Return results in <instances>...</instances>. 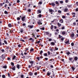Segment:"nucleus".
<instances>
[{
  "instance_id": "20",
  "label": "nucleus",
  "mask_w": 78,
  "mask_h": 78,
  "mask_svg": "<svg viewBox=\"0 0 78 78\" xmlns=\"http://www.w3.org/2000/svg\"><path fill=\"white\" fill-rule=\"evenodd\" d=\"M45 33H46L47 35H48V34H49V32H45Z\"/></svg>"
},
{
  "instance_id": "42",
  "label": "nucleus",
  "mask_w": 78,
  "mask_h": 78,
  "mask_svg": "<svg viewBox=\"0 0 78 78\" xmlns=\"http://www.w3.org/2000/svg\"><path fill=\"white\" fill-rule=\"evenodd\" d=\"M55 50H58V48L57 47H55Z\"/></svg>"
},
{
  "instance_id": "50",
  "label": "nucleus",
  "mask_w": 78,
  "mask_h": 78,
  "mask_svg": "<svg viewBox=\"0 0 78 78\" xmlns=\"http://www.w3.org/2000/svg\"><path fill=\"white\" fill-rule=\"evenodd\" d=\"M8 76L10 77V74L9 73H8Z\"/></svg>"
},
{
  "instance_id": "29",
  "label": "nucleus",
  "mask_w": 78,
  "mask_h": 78,
  "mask_svg": "<svg viewBox=\"0 0 78 78\" xmlns=\"http://www.w3.org/2000/svg\"><path fill=\"white\" fill-rule=\"evenodd\" d=\"M48 37H51V34H49L48 35Z\"/></svg>"
},
{
  "instance_id": "28",
  "label": "nucleus",
  "mask_w": 78,
  "mask_h": 78,
  "mask_svg": "<svg viewBox=\"0 0 78 78\" xmlns=\"http://www.w3.org/2000/svg\"><path fill=\"white\" fill-rule=\"evenodd\" d=\"M42 53H43V51H41L40 53V55H42Z\"/></svg>"
},
{
  "instance_id": "36",
  "label": "nucleus",
  "mask_w": 78,
  "mask_h": 78,
  "mask_svg": "<svg viewBox=\"0 0 78 78\" xmlns=\"http://www.w3.org/2000/svg\"><path fill=\"white\" fill-rule=\"evenodd\" d=\"M61 12H62V11H60V10H58V13H61Z\"/></svg>"
},
{
  "instance_id": "13",
  "label": "nucleus",
  "mask_w": 78,
  "mask_h": 78,
  "mask_svg": "<svg viewBox=\"0 0 78 78\" xmlns=\"http://www.w3.org/2000/svg\"><path fill=\"white\" fill-rule=\"evenodd\" d=\"M20 65H19V64L17 65V67L18 69H20Z\"/></svg>"
},
{
  "instance_id": "15",
  "label": "nucleus",
  "mask_w": 78,
  "mask_h": 78,
  "mask_svg": "<svg viewBox=\"0 0 78 78\" xmlns=\"http://www.w3.org/2000/svg\"><path fill=\"white\" fill-rule=\"evenodd\" d=\"M51 5H52V6H55V4L54 3H51Z\"/></svg>"
},
{
  "instance_id": "19",
  "label": "nucleus",
  "mask_w": 78,
  "mask_h": 78,
  "mask_svg": "<svg viewBox=\"0 0 78 78\" xmlns=\"http://www.w3.org/2000/svg\"><path fill=\"white\" fill-rule=\"evenodd\" d=\"M12 69L13 70H16V66H14V67H13L12 68Z\"/></svg>"
},
{
  "instance_id": "40",
  "label": "nucleus",
  "mask_w": 78,
  "mask_h": 78,
  "mask_svg": "<svg viewBox=\"0 0 78 78\" xmlns=\"http://www.w3.org/2000/svg\"><path fill=\"white\" fill-rule=\"evenodd\" d=\"M42 3V2H39V3H38V4H39L40 5H41Z\"/></svg>"
},
{
  "instance_id": "6",
  "label": "nucleus",
  "mask_w": 78,
  "mask_h": 78,
  "mask_svg": "<svg viewBox=\"0 0 78 78\" xmlns=\"http://www.w3.org/2000/svg\"><path fill=\"white\" fill-rule=\"evenodd\" d=\"M50 74H51V73H50L49 71L47 73V75L48 76H49V75H50Z\"/></svg>"
},
{
  "instance_id": "12",
  "label": "nucleus",
  "mask_w": 78,
  "mask_h": 78,
  "mask_svg": "<svg viewBox=\"0 0 78 78\" xmlns=\"http://www.w3.org/2000/svg\"><path fill=\"white\" fill-rule=\"evenodd\" d=\"M62 34L63 35H65V34H66V31H64L62 32Z\"/></svg>"
},
{
  "instance_id": "62",
  "label": "nucleus",
  "mask_w": 78,
  "mask_h": 78,
  "mask_svg": "<svg viewBox=\"0 0 78 78\" xmlns=\"http://www.w3.org/2000/svg\"><path fill=\"white\" fill-rule=\"evenodd\" d=\"M20 18L19 17H18V18H17V20H20Z\"/></svg>"
},
{
  "instance_id": "63",
  "label": "nucleus",
  "mask_w": 78,
  "mask_h": 78,
  "mask_svg": "<svg viewBox=\"0 0 78 78\" xmlns=\"http://www.w3.org/2000/svg\"><path fill=\"white\" fill-rule=\"evenodd\" d=\"M69 61H72V58H69Z\"/></svg>"
},
{
  "instance_id": "21",
  "label": "nucleus",
  "mask_w": 78,
  "mask_h": 78,
  "mask_svg": "<svg viewBox=\"0 0 78 78\" xmlns=\"http://www.w3.org/2000/svg\"><path fill=\"white\" fill-rule=\"evenodd\" d=\"M77 59H78V58H77V57H75L74 58V60H75V61H77Z\"/></svg>"
},
{
  "instance_id": "34",
  "label": "nucleus",
  "mask_w": 78,
  "mask_h": 78,
  "mask_svg": "<svg viewBox=\"0 0 78 78\" xmlns=\"http://www.w3.org/2000/svg\"><path fill=\"white\" fill-rule=\"evenodd\" d=\"M23 29H21L20 30V32H21V33H23Z\"/></svg>"
},
{
  "instance_id": "26",
  "label": "nucleus",
  "mask_w": 78,
  "mask_h": 78,
  "mask_svg": "<svg viewBox=\"0 0 78 78\" xmlns=\"http://www.w3.org/2000/svg\"><path fill=\"white\" fill-rule=\"evenodd\" d=\"M40 30H45V28H44V27L41 28Z\"/></svg>"
},
{
  "instance_id": "60",
  "label": "nucleus",
  "mask_w": 78,
  "mask_h": 78,
  "mask_svg": "<svg viewBox=\"0 0 78 78\" xmlns=\"http://www.w3.org/2000/svg\"><path fill=\"white\" fill-rule=\"evenodd\" d=\"M17 3H19V2H20V0H17Z\"/></svg>"
},
{
  "instance_id": "54",
  "label": "nucleus",
  "mask_w": 78,
  "mask_h": 78,
  "mask_svg": "<svg viewBox=\"0 0 78 78\" xmlns=\"http://www.w3.org/2000/svg\"><path fill=\"white\" fill-rule=\"evenodd\" d=\"M37 75V72H36L34 73V75Z\"/></svg>"
},
{
  "instance_id": "59",
  "label": "nucleus",
  "mask_w": 78,
  "mask_h": 78,
  "mask_svg": "<svg viewBox=\"0 0 78 78\" xmlns=\"http://www.w3.org/2000/svg\"><path fill=\"white\" fill-rule=\"evenodd\" d=\"M73 24L74 25H76V23H75V22H74L73 23Z\"/></svg>"
},
{
  "instance_id": "47",
  "label": "nucleus",
  "mask_w": 78,
  "mask_h": 78,
  "mask_svg": "<svg viewBox=\"0 0 78 78\" xmlns=\"http://www.w3.org/2000/svg\"><path fill=\"white\" fill-rule=\"evenodd\" d=\"M48 55H50V52L49 51L48 52Z\"/></svg>"
},
{
  "instance_id": "52",
  "label": "nucleus",
  "mask_w": 78,
  "mask_h": 78,
  "mask_svg": "<svg viewBox=\"0 0 78 78\" xmlns=\"http://www.w3.org/2000/svg\"><path fill=\"white\" fill-rule=\"evenodd\" d=\"M38 25H40V24H41V22H38Z\"/></svg>"
},
{
  "instance_id": "4",
  "label": "nucleus",
  "mask_w": 78,
  "mask_h": 78,
  "mask_svg": "<svg viewBox=\"0 0 78 78\" xmlns=\"http://www.w3.org/2000/svg\"><path fill=\"white\" fill-rule=\"evenodd\" d=\"M49 10L50 12H54V10H53L51 9H49Z\"/></svg>"
},
{
  "instance_id": "37",
  "label": "nucleus",
  "mask_w": 78,
  "mask_h": 78,
  "mask_svg": "<svg viewBox=\"0 0 78 78\" xmlns=\"http://www.w3.org/2000/svg\"><path fill=\"white\" fill-rule=\"evenodd\" d=\"M62 18L63 19H65V18H66V16H62Z\"/></svg>"
},
{
  "instance_id": "22",
  "label": "nucleus",
  "mask_w": 78,
  "mask_h": 78,
  "mask_svg": "<svg viewBox=\"0 0 78 78\" xmlns=\"http://www.w3.org/2000/svg\"><path fill=\"white\" fill-rule=\"evenodd\" d=\"M29 74L30 76H32V75H33V73H29Z\"/></svg>"
},
{
  "instance_id": "8",
  "label": "nucleus",
  "mask_w": 78,
  "mask_h": 78,
  "mask_svg": "<svg viewBox=\"0 0 78 78\" xmlns=\"http://www.w3.org/2000/svg\"><path fill=\"white\" fill-rule=\"evenodd\" d=\"M57 24L59 27H60L61 26V24L59 23H58Z\"/></svg>"
},
{
  "instance_id": "56",
  "label": "nucleus",
  "mask_w": 78,
  "mask_h": 78,
  "mask_svg": "<svg viewBox=\"0 0 78 78\" xmlns=\"http://www.w3.org/2000/svg\"><path fill=\"white\" fill-rule=\"evenodd\" d=\"M69 41H67L66 42V44H68V43H69Z\"/></svg>"
},
{
  "instance_id": "10",
  "label": "nucleus",
  "mask_w": 78,
  "mask_h": 78,
  "mask_svg": "<svg viewBox=\"0 0 78 78\" xmlns=\"http://www.w3.org/2000/svg\"><path fill=\"white\" fill-rule=\"evenodd\" d=\"M4 14H6V15H8V12L7 11H5L4 12Z\"/></svg>"
},
{
  "instance_id": "14",
  "label": "nucleus",
  "mask_w": 78,
  "mask_h": 78,
  "mask_svg": "<svg viewBox=\"0 0 78 78\" xmlns=\"http://www.w3.org/2000/svg\"><path fill=\"white\" fill-rule=\"evenodd\" d=\"M68 11V9L66 8L64 9V12H67Z\"/></svg>"
},
{
  "instance_id": "58",
  "label": "nucleus",
  "mask_w": 78,
  "mask_h": 78,
  "mask_svg": "<svg viewBox=\"0 0 78 78\" xmlns=\"http://www.w3.org/2000/svg\"><path fill=\"white\" fill-rule=\"evenodd\" d=\"M30 63L31 64H33V61H30Z\"/></svg>"
},
{
  "instance_id": "17",
  "label": "nucleus",
  "mask_w": 78,
  "mask_h": 78,
  "mask_svg": "<svg viewBox=\"0 0 78 78\" xmlns=\"http://www.w3.org/2000/svg\"><path fill=\"white\" fill-rule=\"evenodd\" d=\"M38 17H39L40 18L41 17H42V15L41 14H40L37 16Z\"/></svg>"
},
{
  "instance_id": "48",
  "label": "nucleus",
  "mask_w": 78,
  "mask_h": 78,
  "mask_svg": "<svg viewBox=\"0 0 78 78\" xmlns=\"http://www.w3.org/2000/svg\"><path fill=\"white\" fill-rule=\"evenodd\" d=\"M48 41H52V39H51V38H50V39H49Z\"/></svg>"
},
{
  "instance_id": "2",
  "label": "nucleus",
  "mask_w": 78,
  "mask_h": 78,
  "mask_svg": "<svg viewBox=\"0 0 78 78\" xmlns=\"http://www.w3.org/2000/svg\"><path fill=\"white\" fill-rule=\"evenodd\" d=\"M21 20L23 22H25V17L23 16Z\"/></svg>"
},
{
  "instance_id": "24",
  "label": "nucleus",
  "mask_w": 78,
  "mask_h": 78,
  "mask_svg": "<svg viewBox=\"0 0 78 78\" xmlns=\"http://www.w3.org/2000/svg\"><path fill=\"white\" fill-rule=\"evenodd\" d=\"M44 56H47V53H44Z\"/></svg>"
},
{
  "instance_id": "3",
  "label": "nucleus",
  "mask_w": 78,
  "mask_h": 78,
  "mask_svg": "<svg viewBox=\"0 0 78 78\" xmlns=\"http://www.w3.org/2000/svg\"><path fill=\"white\" fill-rule=\"evenodd\" d=\"M74 36H75V34L74 33H73L71 34V37L72 39H73V37H74Z\"/></svg>"
},
{
  "instance_id": "11",
  "label": "nucleus",
  "mask_w": 78,
  "mask_h": 78,
  "mask_svg": "<svg viewBox=\"0 0 78 78\" xmlns=\"http://www.w3.org/2000/svg\"><path fill=\"white\" fill-rule=\"evenodd\" d=\"M51 44L52 45H55V43L54 42H51Z\"/></svg>"
},
{
  "instance_id": "7",
  "label": "nucleus",
  "mask_w": 78,
  "mask_h": 78,
  "mask_svg": "<svg viewBox=\"0 0 78 78\" xmlns=\"http://www.w3.org/2000/svg\"><path fill=\"white\" fill-rule=\"evenodd\" d=\"M59 22H60V23H63V22H64L63 20H62V19H61L60 20Z\"/></svg>"
},
{
  "instance_id": "9",
  "label": "nucleus",
  "mask_w": 78,
  "mask_h": 78,
  "mask_svg": "<svg viewBox=\"0 0 78 78\" xmlns=\"http://www.w3.org/2000/svg\"><path fill=\"white\" fill-rule=\"evenodd\" d=\"M28 27H29L30 28H33V26H30V25H28Z\"/></svg>"
},
{
  "instance_id": "64",
  "label": "nucleus",
  "mask_w": 78,
  "mask_h": 78,
  "mask_svg": "<svg viewBox=\"0 0 78 78\" xmlns=\"http://www.w3.org/2000/svg\"><path fill=\"white\" fill-rule=\"evenodd\" d=\"M76 11H78V8H76Z\"/></svg>"
},
{
  "instance_id": "44",
  "label": "nucleus",
  "mask_w": 78,
  "mask_h": 78,
  "mask_svg": "<svg viewBox=\"0 0 78 78\" xmlns=\"http://www.w3.org/2000/svg\"><path fill=\"white\" fill-rule=\"evenodd\" d=\"M63 1H60V3H63Z\"/></svg>"
},
{
  "instance_id": "33",
  "label": "nucleus",
  "mask_w": 78,
  "mask_h": 78,
  "mask_svg": "<svg viewBox=\"0 0 78 78\" xmlns=\"http://www.w3.org/2000/svg\"><path fill=\"white\" fill-rule=\"evenodd\" d=\"M7 60H8V61H11V58L9 57H8L7 58Z\"/></svg>"
},
{
  "instance_id": "53",
  "label": "nucleus",
  "mask_w": 78,
  "mask_h": 78,
  "mask_svg": "<svg viewBox=\"0 0 78 78\" xmlns=\"http://www.w3.org/2000/svg\"><path fill=\"white\" fill-rule=\"evenodd\" d=\"M18 47H22V46H21V45H20V44H19V45H18Z\"/></svg>"
},
{
  "instance_id": "57",
  "label": "nucleus",
  "mask_w": 78,
  "mask_h": 78,
  "mask_svg": "<svg viewBox=\"0 0 78 78\" xmlns=\"http://www.w3.org/2000/svg\"><path fill=\"white\" fill-rule=\"evenodd\" d=\"M9 31H10L9 32L10 33H12V32L13 31V30H12L11 31V30H9Z\"/></svg>"
},
{
  "instance_id": "49",
  "label": "nucleus",
  "mask_w": 78,
  "mask_h": 78,
  "mask_svg": "<svg viewBox=\"0 0 78 78\" xmlns=\"http://www.w3.org/2000/svg\"><path fill=\"white\" fill-rule=\"evenodd\" d=\"M8 0H6V2L7 3H9V2H8Z\"/></svg>"
},
{
  "instance_id": "18",
  "label": "nucleus",
  "mask_w": 78,
  "mask_h": 78,
  "mask_svg": "<svg viewBox=\"0 0 78 78\" xmlns=\"http://www.w3.org/2000/svg\"><path fill=\"white\" fill-rule=\"evenodd\" d=\"M54 28V26H53V25H51V29H53Z\"/></svg>"
},
{
  "instance_id": "38",
  "label": "nucleus",
  "mask_w": 78,
  "mask_h": 78,
  "mask_svg": "<svg viewBox=\"0 0 78 78\" xmlns=\"http://www.w3.org/2000/svg\"><path fill=\"white\" fill-rule=\"evenodd\" d=\"M58 37L59 38H61V37H62V36H61V35H58Z\"/></svg>"
},
{
  "instance_id": "55",
  "label": "nucleus",
  "mask_w": 78,
  "mask_h": 78,
  "mask_svg": "<svg viewBox=\"0 0 78 78\" xmlns=\"http://www.w3.org/2000/svg\"><path fill=\"white\" fill-rule=\"evenodd\" d=\"M20 41H22V42H25V41L23 40H20Z\"/></svg>"
},
{
  "instance_id": "31",
  "label": "nucleus",
  "mask_w": 78,
  "mask_h": 78,
  "mask_svg": "<svg viewBox=\"0 0 78 78\" xmlns=\"http://www.w3.org/2000/svg\"><path fill=\"white\" fill-rule=\"evenodd\" d=\"M3 68H4V69H6V68H7V66H3Z\"/></svg>"
},
{
  "instance_id": "32",
  "label": "nucleus",
  "mask_w": 78,
  "mask_h": 78,
  "mask_svg": "<svg viewBox=\"0 0 78 78\" xmlns=\"http://www.w3.org/2000/svg\"><path fill=\"white\" fill-rule=\"evenodd\" d=\"M71 45L73 47L74 45V43H72L71 44Z\"/></svg>"
},
{
  "instance_id": "23",
  "label": "nucleus",
  "mask_w": 78,
  "mask_h": 78,
  "mask_svg": "<svg viewBox=\"0 0 78 78\" xmlns=\"http://www.w3.org/2000/svg\"><path fill=\"white\" fill-rule=\"evenodd\" d=\"M72 69L73 71H74V70L75 69V68L73 67V66L72 67Z\"/></svg>"
},
{
  "instance_id": "43",
  "label": "nucleus",
  "mask_w": 78,
  "mask_h": 78,
  "mask_svg": "<svg viewBox=\"0 0 78 78\" xmlns=\"http://www.w3.org/2000/svg\"><path fill=\"white\" fill-rule=\"evenodd\" d=\"M66 54L68 55H70V52H67V53H66Z\"/></svg>"
},
{
  "instance_id": "25",
  "label": "nucleus",
  "mask_w": 78,
  "mask_h": 78,
  "mask_svg": "<svg viewBox=\"0 0 78 78\" xmlns=\"http://www.w3.org/2000/svg\"><path fill=\"white\" fill-rule=\"evenodd\" d=\"M16 56L14 55L13 57V58L12 59V60H14V59H15V58H16Z\"/></svg>"
},
{
  "instance_id": "51",
  "label": "nucleus",
  "mask_w": 78,
  "mask_h": 78,
  "mask_svg": "<svg viewBox=\"0 0 78 78\" xmlns=\"http://www.w3.org/2000/svg\"><path fill=\"white\" fill-rule=\"evenodd\" d=\"M0 5H1V6H3V3H0Z\"/></svg>"
},
{
  "instance_id": "27",
  "label": "nucleus",
  "mask_w": 78,
  "mask_h": 78,
  "mask_svg": "<svg viewBox=\"0 0 78 78\" xmlns=\"http://www.w3.org/2000/svg\"><path fill=\"white\" fill-rule=\"evenodd\" d=\"M2 78H5V75H2Z\"/></svg>"
},
{
  "instance_id": "46",
  "label": "nucleus",
  "mask_w": 78,
  "mask_h": 78,
  "mask_svg": "<svg viewBox=\"0 0 78 78\" xmlns=\"http://www.w3.org/2000/svg\"><path fill=\"white\" fill-rule=\"evenodd\" d=\"M35 69H36L37 70H39V67H36V68H35Z\"/></svg>"
},
{
  "instance_id": "1",
  "label": "nucleus",
  "mask_w": 78,
  "mask_h": 78,
  "mask_svg": "<svg viewBox=\"0 0 78 78\" xmlns=\"http://www.w3.org/2000/svg\"><path fill=\"white\" fill-rule=\"evenodd\" d=\"M1 58L2 59H3L2 60V61H3V60H4V59H5V58H6V57H5V55H2Z\"/></svg>"
},
{
  "instance_id": "35",
  "label": "nucleus",
  "mask_w": 78,
  "mask_h": 78,
  "mask_svg": "<svg viewBox=\"0 0 78 78\" xmlns=\"http://www.w3.org/2000/svg\"><path fill=\"white\" fill-rule=\"evenodd\" d=\"M4 42L5 44H7V42L6 41V40H5L4 41Z\"/></svg>"
},
{
  "instance_id": "61",
  "label": "nucleus",
  "mask_w": 78,
  "mask_h": 78,
  "mask_svg": "<svg viewBox=\"0 0 78 78\" xmlns=\"http://www.w3.org/2000/svg\"><path fill=\"white\" fill-rule=\"evenodd\" d=\"M26 24L25 23H23V26H25Z\"/></svg>"
},
{
  "instance_id": "5",
  "label": "nucleus",
  "mask_w": 78,
  "mask_h": 78,
  "mask_svg": "<svg viewBox=\"0 0 78 78\" xmlns=\"http://www.w3.org/2000/svg\"><path fill=\"white\" fill-rule=\"evenodd\" d=\"M37 14H40L41 13V11L39 10H38L37 12Z\"/></svg>"
},
{
  "instance_id": "16",
  "label": "nucleus",
  "mask_w": 78,
  "mask_h": 78,
  "mask_svg": "<svg viewBox=\"0 0 78 78\" xmlns=\"http://www.w3.org/2000/svg\"><path fill=\"white\" fill-rule=\"evenodd\" d=\"M8 26L9 27H12V25H11V24H9L8 25Z\"/></svg>"
},
{
  "instance_id": "41",
  "label": "nucleus",
  "mask_w": 78,
  "mask_h": 78,
  "mask_svg": "<svg viewBox=\"0 0 78 78\" xmlns=\"http://www.w3.org/2000/svg\"><path fill=\"white\" fill-rule=\"evenodd\" d=\"M55 4L56 5H58V1H56L55 2Z\"/></svg>"
},
{
  "instance_id": "45",
  "label": "nucleus",
  "mask_w": 78,
  "mask_h": 78,
  "mask_svg": "<svg viewBox=\"0 0 78 78\" xmlns=\"http://www.w3.org/2000/svg\"><path fill=\"white\" fill-rule=\"evenodd\" d=\"M11 64L12 66H14V63L11 62Z\"/></svg>"
},
{
  "instance_id": "39",
  "label": "nucleus",
  "mask_w": 78,
  "mask_h": 78,
  "mask_svg": "<svg viewBox=\"0 0 78 78\" xmlns=\"http://www.w3.org/2000/svg\"><path fill=\"white\" fill-rule=\"evenodd\" d=\"M33 50H34V49L32 48L30 49V51H33Z\"/></svg>"
},
{
  "instance_id": "30",
  "label": "nucleus",
  "mask_w": 78,
  "mask_h": 78,
  "mask_svg": "<svg viewBox=\"0 0 78 78\" xmlns=\"http://www.w3.org/2000/svg\"><path fill=\"white\" fill-rule=\"evenodd\" d=\"M21 78H24V76L23 75H21Z\"/></svg>"
}]
</instances>
